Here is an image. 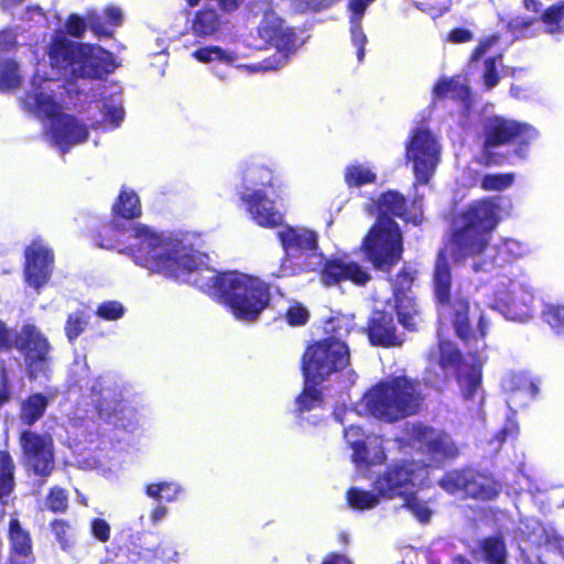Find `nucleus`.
I'll return each instance as SVG.
<instances>
[{
    "instance_id": "nucleus-60",
    "label": "nucleus",
    "mask_w": 564,
    "mask_h": 564,
    "mask_svg": "<svg viewBox=\"0 0 564 564\" xmlns=\"http://www.w3.org/2000/svg\"><path fill=\"white\" fill-rule=\"evenodd\" d=\"M323 564H351V563L345 556L332 554L325 558Z\"/></svg>"
},
{
    "instance_id": "nucleus-6",
    "label": "nucleus",
    "mask_w": 564,
    "mask_h": 564,
    "mask_svg": "<svg viewBox=\"0 0 564 564\" xmlns=\"http://www.w3.org/2000/svg\"><path fill=\"white\" fill-rule=\"evenodd\" d=\"M350 325L351 321L346 316L330 318L325 325V333L329 336L310 346L305 351V388L296 400L303 420H308L304 416L305 412L317 409L322 403L321 391L316 386L348 365L349 351L343 339L349 334Z\"/></svg>"
},
{
    "instance_id": "nucleus-36",
    "label": "nucleus",
    "mask_w": 564,
    "mask_h": 564,
    "mask_svg": "<svg viewBox=\"0 0 564 564\" xmlns=\"http://www.w3.org/2000/svg\"><path fill=\"white\" fill-rule=\"evenodd\" d=\"M381 496L358 487H352L347 491V501L349 506L357 510H368L380 503Z\"/></svg>"
},
{
    "instance_id": "nucleus-35",
    "label": "nucleus",
    "mask_w": 564,
    "mask_h": 564,
    "mask_svg": "<svg viewBox=\"0 0 564 564\" xmlns=\"http://www.w3.org/2000/svg\"><path fill=\"white\" fill-rule=\"evenodd\" d=\"M47 406V399L41 394L35 393L22 403L21 420L28 425L35 423L45 412Z\"/></svg>"
},
{
    "instance_id": "nucleus-7",
    "label": "nucleus",
    "mask_w": 564,
    "mask_h": 564,
    "mask_svg": "<svg viewBox=\"0 0 564 564\" xmlns=\"http://www.w3.org/2000/svg\"><path fill=\"white\" fill-rule=\"evenodd\" d=\"M427 358L430 365H437L441 371L432 376L431 369H427L424 378L427 384L438 389L445 380L447 372L454 371L457 375V381L464 400L474 402L477 406L482 404L481 367L485 359L481 354L476 352L475 355L462 358L454 343L440 337L437 348L431 350Z\"/></svg>"
},
{
    "instance_id": "nucleus-39",
    "label": "nucleus",
    "mask_w": 564,
    "mask_h": 564,
    "mask_svg": "<svg viewBox=\"0 0 564 564\" xmlns=\"http://www.w3.org/2000/svg\"><path fill=\"white\" fill-rule=\"evenodd\" d=\"M482 554L488 564H505L507 552L505 544L497 538H489L482 542Z\"/></svg>"
},
{
    "instance_id": "nucleus-19",
    "label": "nucleus",
    "mask_w": 564,
    "mask_h": 564,
    "mask_svg": "<svg viewBox=\"0 0 564 564\" xmlns=\"http://www.w3.org/2000/svg\"><path fill=\"white\" fill-rule=\"evenodd\" d=\"M20 444L25 465L36 475H50L54 468L52 438L26 431L21 434Z\"/></svg>"
},
{
    "instance_id": "nucleus-11",
    "label": "nucleus",
    "mask_w": 564,
    "mask_h": 564,
    "mask_svg": "<svg viewBox=\"0 0 564 564\" xmlns=\"http://www.w3.org/2000/svg\"><path fill=\"white\" fill-rule=\"evenodd\" d=\"M429 465L414 459L393 464L377 476L373 481V489L382 499H402L412 489L426 484Z\"/></svg>"
},
{
    "instance_id": "nucleus-52",
    "label": "nucleus",
    "mask_w": 564,
    "mask_h": 564,
    "mask_svg": "<svg viewBox=\"0 0 564 564\" xmlns=\"http://www.w3.org/2000/svg\"><path fill=\"white\" fill-rule=\"evenodd\" d=\"M105 21L102 23L106 25V28L111 32L109 26L117 28L122 24L123 21V13L122 10L119 7L116 6H109L105 9Z\"/></svg>"
},
{
    "instance_id": "nucleus-63",
    "label": "nucleus",
    "mask_w": 564,
    "mask_h": 564,
    "mask_svg": "<svg viewBox=\"0 0 564 564\" xmlns=\"http://www.w3.org/2000/svg\"><path fill=\"white\" fill-rule=\"evenodd\" d=\"M524 6L528 10H531L533 12H538L542 4L538 0H524Z\"/></svg>"
},
{
    "instance_id": "nucleus-55",
    "label": "nucleus",
    "mask_w": 564,
    "mask_h": 564,
    "mask_svg": "<svg viewBox=\"0 0 564 564\" xmlns=\"http://www.w3.org/2000/svg\"><path fill=\"white\" fill-rule=\"evenodd\" d=\"M497 41H498V37L496 35H492V36H489V37H486L485 40H482L479 43V45L476 47V50L474 51L473 56H471V62L475 63L480 57H482L489 51V48L497 43Z\"/></svg>"
},
{
    "instance_id": "nucleus-42",
    "label": "nucleus",
    "mask_w": 564,
    "mask_h": 564,
    "mask_svg": "<svg viewBox=\"0 0 564 564\" xmlns=\"http://www.w3.org/2000/svg\"><path fill=\"white\" fill-rule=\"evenodd\" d=\"M543 23L547 33L564 31V3L547 9L543 14Z\"/></svg>"
},
{
    "instance_id": "nucleus-18",
    "label": "nucleus",
    "mask_w": 564,
    "mask_h": 564,
    "mask_svg": "<svg viewBox=\"0 0 564 564\" xmlns=\"http://www.w3.org/2000/svg\"><path fill=\"white\" fill-rule=\"evenodd\" d=\"M54 267V253L42 240L34 239L25 249V283L40 292L51 279Z\"/></svg>"
},
{
    "instance_id": "nucleus-14",
    "label": "nucleus",
    "mask_w": 564,
    "mask_h": 564,
    "mask_svg": "<svg viewBox=\"0 0 564 564\" xmlns=\"http://www.w3.org/2000/svg\"><path fill=\"white\" fill-rule=\"evenodd\" d=\"M12 348L23 355L31 377L36 378L47 371L51 361V345L36 326L24 324L19 332L15 330Z\"/></svg>"
},
{
    "instance_id": "nucleus-28",
    "label": "nucleus",
    "mask_w": 564,
    "mask_h": 564,
    "mask_svg": "<svg viewBox=\"0 0 564 564\" xmlns=\"http://www.w3.org/2000/svg\"><path fill=\"white\" fill-rule=\"evenodd\" d=\"M14 464L8 452L0 451V520L6 513L8 498L13 490Z\"/></svg>"
},
{
    "instance_id": "nucleus-44",
    "label": "nucleus",
    "mask_w": 564,
    "mask_h": 564,
    "mask_svg": "<svg viewBox=\"0 0 564 564\" xmlns=\"http://www.w3.org/2000/svg\"><path fill=\"white\" fill-rule=\"evenodd\" d=\"M543 318L557 334L564 335V305H545Z\"/></svg>"
},
{
    "instance_id": "nucleus-48",
    "label": "nucleus",
    "mask_w": 564,
    "mask_h": 564,
    "mask_svg": "<svg viewBox=\"0 0 564 564\" xmlns=\"http://www.w3.org/2000/svg\"><path fill=\"white\" fill-rule=\"evenodd\" d=\"M501 62V56L487 58L485 61V69L482 74L484 84L487 89H491L499 83V76L497 74V65Z\"/></svg>"
},
{
    "instance_id": "nucleus-51",
    "label": "nucleus",
    "mask_w": 564,
    "mask_h": 564,
    "mask_svg": "<svg viewBox=\"0 0 564 564\" xmlns=\"http://www.w3.org/2000/svg\"><path fill=\"white\" fill-rule=\"evenodd\" d=\"M308 312L300 304L290 306L286 313V321L290 325L300 326L307 322Z\"/></svg>"
},
{
    "instance_id": "nucleus-58",
    "label": "nucleus",
    "mask_w": 564,
    "mask_h": 564,
    "mask_svg": "<svg viewBox=\"0 0 564 564\" xmlns=\"http://www.w3.org/2000/svg\"><path fill=\"white\" fill-rule=\"evenodd\" d=\"M15 44V35L12 31H6L0 33V51L9 50Z\"/></svg>"
},
{
    "instance_id": "nucleus-2",
    "label": "nucleus",
    "mask_w": 564,
    "mask_h": 564,
    "mask_svg": "<svg viewBox=\"0 0 564 564\" xmlns=\"http://www.w3.org/2000/svg\"><path fill=\"white\" fill-rule=\"evenodd\" d=\"M48 56L52 75L43 76L39 66L23 104L29 111L47 120L46 134L64 152L88 137L85 124L62 113L64 93H84L88 80L111 73L116 63L110 52L100 46L74 43L63 31L53 35Z\"/></svg>"
},
{
    "instance_id": "nucleus-22",
    "label": "nucleus",
    "mask_w": 564,
    "mask_h": 564,
    "mask_svg": "<svg viewBox=\"0 0 564 564\" xmlns=\"http://www.w3.org/2000/svg\"><path fill=\"white\" fill-rule=\"evenodd\" d=\"M508 394V406L513 410L527 405L538 393L536 384L523 372L510 373L502 382Z\"/></svg>"
},
{
    "instance_id": "nucleus-47",
    "label": "nucleus",
    "mask_w": 564,
    "mask_h": 564,
    "mask_svg": "<svg viewBox=\"0 0 564 564\" xmlns=\"http://www.w3.org/2000/svg\"><path fill=\"white\" fill-rule=\"evenodd\" d=\"M89 530L90 534L101 543H106L110 539L111 527L102 518H93L89 522Z\"/></svg>"
},
{
    "instance_id": "nucleus-26",
    "label": "nucleus",
    "mask_w": 564,
    "mask_h": 564,
    "mask_svg": "<svg viewBox=\"0 0 564 564\" xmlns=\"http://www.w3.org/2000/svg\"><path fill=\"white\" fill-rule=\"evenodd\" d=\"M434 95L438 98L457 99L462 102L464 111L471 106L470 93L466 79L457 76L451 79L442 78L434 87Z\"/></svg>"
},
{
    "instance_id": "nucleus-3",
    "label": "nucleus",
    "mask_w": 564,
    "mask_h": 564,
    "mask_svg": "<svg viewBox=\"0 0 564 564\" xmlns=\"http://www.w3.org/2000/svg\"><path fill=\"white\" fill-rule=\"evenodd\" d=\"M502 197L474 202L456 220L455 232L445 250L440 251L434 273L435 299L440 303L438 316L442 326L452 324L457 336L468 339L469 304L465 299L449 302L452 275L446 259L449 252L454 261L468 264L474 272H490L496 267L516 261L529 253V247L516 239H503L495 246L488 245L490 232L500 220Z\"/></svg>"
},
{
    "instance_id": "nucleus-5",
    "label": "nucleus",
    "mask_w": 564,
    "mask_h": 564,
    "mask_svg": "<svg viewBox=\"0 0 564 564\" xmlns=\"http://www.w3.org/2000/svg\"><path fill=\"white\" fill-rule=\"evenodd\" d=\"M279 238L285 257L273 275L289 276L303 271H322V282L334 285L340 281H351L362 285L370 280V274L349 256L325 261L317 249V236L314 231L302 227H284L279 231Z\"/></svg>"
},
{
    "instance_id": "nucleus-20",
    "label": "nucleus",
    "mask_w": 564,
    "mask_h": 564,
    "mask_svg": "<svg viewBox=\"0 0 564 564\" xmlns=\"http://www.w3.org/2000/svg\"><path fill=\"white\" fill-rule=\"evenodd\" d=\"M259 34L264 41L283 53L282 58H285L286 54L296 46L294 31L284 25V22L273 12L264 14L259 26Z\"/></svg>"
},
{
    "instance_id": "nucleus-27",
    "label": "nucleus",
    "mask_w": 564,
    "mask_h": 564,
    "mask_svg": "<svg viewBox=\"0 0 564 564\" xmlns=\"http://www.w3.org/2000/svg\"><path fill=\"white\" fill-rule=\"evenodd\" d=\"M66 31L75 37H82L87 26L98 36L110 35V31L102 23L101 15L97 11H88L86 18L72 14L66 22Z\"/></svg>"
},
{
    "instance_id": "nucleus-15",
    "label": "nucleus",
    "mask_w": 564,
    "mask_h": 564,
    "mask_svg": "<svg viewBox=\"0 0 564 564\" xmlns=\"http://www.w3.org/2000/svg\"><path fill=\"white\" fill-rule=\"evenodd\" d=\"M438 485L451 495L481 500L494 499L500 491L499 484L491 477L473 470L449 471L438 481Z\"/></svg>"
},
{
    "instance_id": "nucleus-62",
    "label": "nucleus",
    "mask_w": 564,
    "mask_h": 564,
    "mask_svg": "<svg viewBox=\"0 0 564 564\" xmlns=\"http://www.w3.org/2000/svg\"><path fill=\"white\" fill-rule=\"evenodd\" d=\"M279 65H273L271 62L265 61L263 64H257L251 66L250 68L252 70H267V69H273L276 68Z\"/></svg>"
},
{
    "instance_id": "nucleus-10",
    "label": "nucleus",
    "mask_w": 564,
    "mask_h": 564,
    "mask_svg": "<svg viewBox=\"0 0 564 564\" xmlns=\"http://www.w3.org/2000/svg\"><path fill=\"white\" fill-rule=\"evenodd\" d=\"M91 400L101 417L128 427L132 424L137 411L126 398L127 389L112 376L97 378L91 387Z\"/></svg>"
},
{
    "instance_id": "nucleus-61",
    "label": "nucleus",
    "mask_w": 564,
    "mask_h": 564,
    "mask_svg": "<svg viewBox=\"0 0 564 564\" xmlns=\"http://www.w3.org/2000/svg\"><path fill=\"white\" fill-rule=\"evenodd\" d=\"M219 4L226 11H232L237 9L243 0H218Z\"/></svg>"
},
{
    "instance_id": "nucleus-23",
    "label": "nucleus",
    "mask_w": 564,
    "mask_h": 564,
    "mask_svg": "<svg viewBox=\"0 0 564 564\" xmlns=\"http://www.w3.org/2000/svg\"><path fill=\"white\" fill-rule=\"evenodd\" d=\"M369 340L373 345L381 346H399L403 339L397 333L393 319L390 314L376 310L369 326H368Z\"/></svg>"
},
{
    "instance_id": "nucleus-33",
    "label": "nucleus",
    "mask_w": 564,
    "mask_h": 564,
    "mask_svg": "<svg viewBox=\"0 0 564 564\" xmlns=\"http://www.w3.org/2000/svg\"><path fill=\"white\" fill-rule=\"evenodd\" d=\"M394 308L399 322L404 328L414 329L416 327L420 321V313L412 296L404 295V299L394 300Z\"/></svg>"
},
{
    "instance_id": "nucleus-32",
    "label": "nucleus",
    "mask_w": 564,
    "mask_h": 564,
    "mask_svg": "<svg viewBox=\"0 0 564 564\" xmlns=\"http://www.w3.org/2000/svg\"><path fill=\"white\" fill-rule=\"evenodd\" d=\"M345 181L349 187L375 183L376 173L367 163L354 162L345 169Z\"/></svg>"
},
{
    "instance_id": "nucleus-31",
    "label": "nucleus",
    "mask_w": 564,
    "mask_h": 564,
    "mask_svg": "<svg viewBox=\"0 0 564 564\" xmlns=\"http://www.w3.org/2000/svg\"><path fill=\"white\" fill-rule=\"evenodd\" d=\"M113 212L126 219L139 217L141 215V204L139 196L132 189L122 187Z\"/></svg>"
},
{
    "instance_id": "nucleus-8",
    "label": "nucleus",
    "mask_w": 564,
    "mask_h": 564,
    "mask_svg": "<svg viewBox=\"0 0 564 564\" xmlns=\"http://www.w3.org/2000/svg\"><path fill=\"white\" fill-rule=\"evenodd\" d=\"M239 176L238 194L250 218L261 227L280 226L283 223V214L267 192L271 189L276 198L280 196L274 172L263 164L246 161L240 165Z\"/></svg>"
},
{
    "instance_id": "nucleus-56",
    "label": "nucleus",
    "mask_w": 564,
    "mask_h": 564,
    "mask_svg": "<svg viewBox=\"0 0 564 564\" xmlns=\"http://www.w3.org/2000/svg\"><path fill=\"white\" fill-rule=\"evenodd\" d=\"M15 330L8 329L0 321V349H12V340Z\"/></svg>"
},
{
    "instance_id": "nucleus-30",
    "label": "nucleus",
    "mask_w": 564,
    "mask_h": 564,
    "mask_svg": "<svg viewBox=\"0 0 564 564\" xmlns=\"http://www.w3.org/2000/svg\"><path fill=\"white\" fill-rule=\"evenodd\" d=\"M182 494V485L174 480L156 481L145 486V495L154 500L174 502Z\"/></svg>"
},
{
    "instance_id": "nucleus-13",
    "label": "nucleus",
    "mask_w": 564,
    "mask_h": 564,
    "mask_svg": "<svg viewBox=\"0 0 564 564\" xmlns=\"http://www.w3.org/2000/svg\"><path fill=\"white\" fill-rule=\"evenodd\" d=\"M405 155L413 165L416 182L426 184L440 163L441 144L431 130L422 126L412 131Z\"/></svg>"
},
{
    "instance_id": "nucleus-53",
    "label": "nucleus",
    "mask_w": 564,
    "mask_h": 564,
    "mask_svg": "<svg viewBox=\"0 0 564 564\" xmlns=\"http://www.w3.org/2000/svg\"><path fill=\"white\" fill-rule=\"evenodd\" d=\"M78 464L84 469H98L104 476H108L111 471L110 468L105 467L102 462L95 456H83V458L78 459Z\"/></svg>"
},
{
    "instance_id": "nucleus-50",
    "label": "nucleus",
    "mask_w": 564,
    "mask_h": 564,
    "mask_svg": "<svg viewBox=\"0 0 564 564\" xmlns=\"http://www.w3.org/2000/svg\"><path fill=\"white\" fill-rule=\"evenodd\" d=\"M46 507L53 512H63L67 508V496L61 488H53L47 496Z\"/></svg>"
},
{
    "instance_id": "nucleus-17",
    "label": "nucleus",
    "mask_w": 564,
    "mask_h": 564,
    "mask_svg": "<svg viewBox=\"0 0 564 564\" xmlns=\"http://www.w3.org/2000/svg\"><path fill=\"white\" fill-rule=\"evenodd\" d=\"M484 150L486 156L490 155V151L497 147L505 145L509 142L517 141L520 143L535 139L538 132L535 129L520 124L516 121L502 117H488L482 122ZM486 164H490L489 158H486Z\"/></svg>"
},
{
    "instance_id": "nucleus-12",
    "label": "nucleus",
    "mask_w": 564,
    "mask_h": 564,
    "mask_svg": "<svg viewBox=\"0 0 564 564\" xmlns=\"http://www.w3.org/2000/svg\"><path fill=\"white\" fill-rule=\"evenodd\" d=\"M494 288L495 310L510 321L524 322L530 317L533 293L524 282L502 275L497 278Z\"/></svg>"
},
{
    "instance_id": "nucleus-9",
    "label": "nucleus",
    "mask_w": 564,
    "mask_h": 564,
    "mask_svg": "<svg viewBox=\"0 0 564 564\" xmlns=\"http://www.w3.org/2000/svg\"><path fill=\"white\" fill-rule=\"evenodd\" d=\"M364 251L368 260L386 271L394 265L402 253V236L392 218H378L364 239Z\"/></svg>"
},
{
    "instance_id": "nucleus-4",
    "label": "nucleus",
    "mask_w": 564,
    "mask_h": 564,
    "mask_svg": "<svg viewBox=\"0 0 564 564\" xmlns=\"http://www.w3.org/2000/svg\"><path fill=\"white\" fill-rule=\"evenodd\" d=\"M421 386L408 377H394L383 380L369 389L354 409L336 406L333 414L345 427L344 434L352 449V462L358 471L381 464L386 459L382 440L378 436H365L362 430L354 424L355 416L371 415L394 422L416 412L422 400Z\"/></svg>"
},
{
    "instance_id": "nucleus-46",
    "label": "nucleus",
    "mask_w": 564,
    "mask_h": 564,
    "mask_svg": "<svg viewBox=\"0 0 564 564\" xmlns=\"http://www.w3.org/2000/svg\"><path fill=\"white\" fill-rule=\"evenodd\" d=\"M124 307L118 301L102 302L96 311L98 317L106 321H117L124 315Z\"/></svg>"
},
{
    "instance_id": "nucleus-21",
    "label": "nucleus",
    "mask_w": 564,
    "mask_h": 564,
    "mask_svg": "<svg viewBox=\"0 0 564 564\" xmlns=\"http://www.w3.org/2000/svg\"><path fill=\"white\" fill-rule=\"evenodd\" d=\"M378 218L399 217L405 221L419 224L422 219L421 203L414 200L411 209H408L405 198L395 191L383 193L376 202Z\"/></svg>"
},
{
    "instance_id": "nucleus-57",
    "label": "nucleus",
    "mask_w": 564,
    "mask_h": 564,
    "mask_svg": "<svg viewBox=\"0 0 564 564\" xmlns=\"http://www.w3.org/2000/svg\"><path fill=\"white\" fill-rule=\"evenodd\" d=\"M169 509L163 505H156L150 512V520L153 525H156L167 516Z\"/></svg>"
},
{
    "instance_id": "nucleus-16",
    "label": "nucleus",
    "mask_w": 564,
    "mask_h": 564,
    "mask_svg": "<svg viewBox=\"0 0 564 564\" xmlns=\"http://www.w3.org/2000/svg\"><path fill=\"white\" fill-rule=\"evenodd\" d=\"M402 441L417 451L431 456V463H440L445 458H454L458 455V448L451 437L434 429L422 424H408L405 426V436Z\"/></svg>"
},
{
    "instance_id": "nucleus-29",
    "label": "nucleus",
    "mask_w": 564,
    "mask_h": 564,
    "mask_svg": "<svg viewBox=\"0 0 564 564\" xmlns=\"http://www.w3.org/2000/svg\"><path fill=\"white\" fill-rule=\"evenodd\" d=\"M224 21L221 17L214 9H204L196 13L192 30L195 35L210 36L215 34Z\"/></svg>"
},
{
    "instance_id": "nucleus-45",
    "label": "nucleus",
    "mask_w": 564,
    "mask_h": 564,
    "mask_svg": "<svg viewBox=\"0 0 564 564\" xmlns=\"http://www.w3.org/2000/svg\"><path fill=\"white\" fill-rule=\"evenodd\" d=\"M414 278L415 272L411 269H404L398 274L393 286L394 300L404 299V295H409Z\"/></svg>"
},
{
    "instance_id": "nucleus-40",
    "label": "nucleus",
    "mask_w": 564,
    "mask_h": 564,
    "mask_svg": "<svg viewBox=\"0 0 564 564\" xmlns=\"http://www.w3.org/2000/svg\"><path fill=\"white\" fill-rule=\"evenodd\" d=\"M10 539L12 550L15 554L26 555L30 552V538L28 533L20 528L19 521L15 519L10 522Z\"/></svg>"
},
{
    "instance_id": "nucleus-24",
    "label": "nucleus",
    "mask_w": 564,
    "mask_h": 564,
    "mask_svg": "<svg viewBox=\"0 0 564 564\" xmlns=\"http://www.w3.org/2000/svg\"><path fill=\"white\" fill-rule=\"evenodd\" d=\"M95 108L100 109V119H95L91 123L96 128L116 129L123 120L124 111L121 106V99L118 94L111 95L110 99L102 97V100H96Z\"/></svg>"
},
{
    "instance_id": "nucleus-37",
    "label": "nucleus",
    "mask_w": 564,
    "mask_h": 564,
    "mask_svg": "<svg viewBox=\"0 0 564 564\" xmlns=\"http://www.w3.org/2000/svg\"><path fill=\"white\" fill-rule=\"evenodd\" d=\"M90 319L87 308H78L68 314L65 323V335L69 341H74L85 330Z\"/></svg>"
},
{
    "instance_id": "nucleus-43",
    "label": "nucleus",
    "mask_w": 564,
    "mask_h": 564,
    "mask_svg": "<svg viewBox=\"0 0 564 564\" xmlns=\"http://www.w3.org/2000/svg\"><path fill=\"white\" fill-rule=\"evenodd\" d=\"M20 76L18 65L13 61L0 62V89H8L19 86Z\"/></svg>"
},
{
    "instance_id": "nucleus-41",
    "label": "nucleus",
    "mask_w": 564,
    "mask_h": 564,
    "mask_svg": "<svg viewBox=\"0 0 564 564\" xmlns=\"http://www.w3.org/2000/svg\"><path fill=\"white\" fill-rule=\"evenodd\" d=\"M513 182L514 175L512 173L486 174L479 180L482 189L498 192L509 188Z\"/></svg>"
},
{
    "instance_id": "nucleus-38",
    "label": "nucleus",
    "mask_w": 564,
    "mask_h": 564,
    "mask_svg": "<svg viewBox=\"0 0 564 564\" xmlns=\"http://www.w3.org/2000/svg\"><path fill=\"white\" fill-rule=\"evenodd\" d=\"M193 56L202 63L218 61L225 64H232L237 61V55L235 53L225 51L219 46H207L198 48L193 53Z\"/></svg>"
},
{
    "instance_id": "nucleus-25",
    "label": "nucleus",
    "mask_w": 564,
    "mask_h": 564,
    "mask_svg": "<svg viewBox=\"0 0 564 564\" xmlns=\"http://www.w3.org/2000/svg\"><path fill=\"white\" fill-rule=\"evenodd\" d=\"M375 0H349L350 11V33L352 44L357 48V58L359 62L365 56V45L367 43V36L361 29V20L368 6Z\"/></svg>"
},
{
    "instance_id": "nucleus-49",
    "label": "nucleus",
    "mask_w": 564,
    "mask_h": 564,
    "mask_svg": "<svg viewBox=\"0 0 564 564\" xmlns=\"http://www.w3.org/2000/svg\"><path fill=\"white\" fill-rule=\"evenodd\" d=\"M52 531L64 551H67L73 546V541L69 535V525L67 522L64 520L53 521Z\"/></svg>"
},
{
    "instance_id": "nucleus-34",
    "label": "nucleus",
    "mask_w": 564,
    "mask_h": 564,
    "mask_svg": "<svg viewBox=\"0 0 564 564\" xmlns=\"http://www.w3.org/2000/svg\"><path fill=\"white\" fill-rule=\"evenodd\" d=\"M403 505L405 509H408L411 514L421 523H426L430 521L433 510L430 507L427 500L422 499L417 492L416 488L412 489L406 497L402 498Z\"/></svg>"
},
{
    "instance_id": "nucleus-64",
    "label": "nucleus",
    "mask_w": 564,
    "mask_h": 564,
    "mask_svg": "<svg viewBox=\"0 0 564 564\" xmlns=\"http://www.w3.org/2000/svg\"><path fill=\"white\" fill-rule=\"evenodd\" d=\"M23 2V0H0L1 7L4 10H10L14 8L15 6H19Z\"/></svg>"
},
{
    "instance_id": "nucleus-59",
    "label": "nucleus",
    "mask_w": 564,
    "mask_h": 564,
    "mask_svg": "<svg viewBox=\"0 0 564 564\" xmlns=\"http://www.w3.org/2000/svg\"><path fill=\"white\" fill-rule=\"evenodd\" d=\"M2 388L0 390V405L3 404L10 398V391L8 390V376L4 369L1 371Z\"/></svg>"
},
{
    "instance_id": "nucleus-54",
    "label": "nucleus",
    "mask_w": 564,
    "mask_h": 564,
    "mask_svg": "<svg viewBox=\"0 0 564 564\" xmlns=\"http://www.w3.org/2000/svg\"><path fill=\"white\" fill-rule=\"evenodd\" d=\"M473 39V32L465 28L453 29L447 35V41L454 44L467 43Z\"/></svg>"
},
{
    "instance_id": "nucleus-1",
    "label": "nucleus",
    "mask_w": 564,
    "mask_h": 564,
    "mask_svg": "<svg viewBox=\"0 0 564 564\" xmlns=\"http://www.w3.org/2000/svg\"><path fill=\"white\" fill-rule=\"evenodd\" d=\"M99 247L130 256L133 261L164 276L202 290L225 303L242 322L256 321L270 299L268 285L239 272L218 273L200 249L203 240L193 232H158L143 225L105 227Z\"/></svg>"
}]
</instances>
